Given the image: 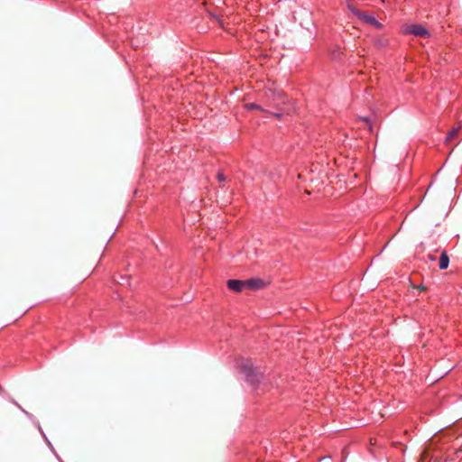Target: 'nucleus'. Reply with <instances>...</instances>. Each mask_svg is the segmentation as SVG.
<instances>
[{
  "mask_svg": "<svg viewBox=\"0 0 462 462\" xmlns=\"http://www.w3.org/2000/svg\"><path fill=\"white\" fill-rule=\"evenodd\" d=\"M457 133H458V128H453V129H451V130L448 133V134H447V136H446V140H445V141H446V143H448L449 141H451V140H452V139H453V138L457 134Z\"/></svg>",
  "mask_w": 462,
  "mask_h": 462,
  "instance_id": "nucleus-7",
  "label": "nucleus"
},
{
  "mask_svg": "<svg viewBox=\"0 0 462 462\" xmlns=\"http://www.w3.org/2000/svg\"><path fill=\"white\" fill-rule=\"evenodd\" d=\"M347 8L352 14H354L356 17H358L364 23L374 26L377 30L383 29V24L380 22H378L374 16L357 10L350 4L347 5Z\"/></svg>",
  "mask_w": 462,
  "mask_h": 462,
  "instance_id": "nucleus-2",
  "label": "nucleus"
},
{
  "mask_svg": "<svg viewBox=\"0 0 462 462\" xmlns=\"http://www.w3.org/2000/svg\"><path fill=\"white\" fill-rule=\"evenodd\" d=\"M217 180L218 181H220V182H221V181H225V180H226V176H225V174L223 173V171H219L217 172Z\"/></svg>",
  "mask_w": 462,
  "mask_h": 462,
  "instance_id": "nucleus-8",
  "label": "nucleus"
},
{
  "mask_svg": "<svg viewBox=\"0 0 462 462\" xmlns=\"http://www.w3.org/2000/svg\"><path fill=\"white\" fill-rule=\"evenodd\" d=\"M449 264V257L448 255L447 251H443L440 254L439 261V268L440 270H446Z\"/></svg>",
  "mask_w": 462,
  "mask_h": 462,
  "instance_id": "nucleus-5",
  "label": "nucleus"
},
{
  "mask_svg": "<svg viewBox=\"0 0 462 462\" xmlns=\"http://www.w3.org/2000/svg\"><path fill=\"white\" fill-rule=\"evenodd\" d=\"M405 32L419 37L430 35L428 30L420 24H411L409 28L406 29Z\"/></svg>",
  "mask_w": 462,
  "mask_h": 462,
  "instance_id": "nucleus-3",
  "label": "nucleus"
},
{
  "mask_svg": "<svg viewBox=\"0 0 462 462\" xmlns=\"http://www.w3.org/2000/svg\"><path fill=\"white\" fill-rule=\"evenodd\" d=\"M418 289H419V290H420V291H425V290H426V287H425V286H423V285H420V286L418 287Z\"/></svg>",
  "mask_w": 462,
  "mask_h": 462,
  "instance_id": "nucleus-10",
  "label": "nucleus"
},
{
  "mask_svg": "<svg viewBox=\"0 0 462 462\" xmlns=\"http://www.w3.org/2000/svg\"><path fill=\"white\" fill-rule=\"evenodd\" d=\"M264 286V282L260 278H251L248 280L230 279L226 282V287L235 292H241L244 290L257 291Z\"/></svg>",
  "mask_w": 462,
  "mask_h": 462,
  "instance_id": "nucleus-1",
  "label": "nucleus"
},
{
  "mask_svg": "<svg viewBox=\"0 0 462 462\" xmlns=\"http://www.w3.org/2000/svg\"><path fill=\"white\" fill-rule=\"evenodd\" d=\"M273 116L278 119H281L282 118V114L280 113H273Z\"/></svg>",
  "mask_w": 462,
  "mask_h": 462,
  "instance_id": "nucleus-9",
  "label": "nucleus"
},
{
  "mask_svg": "<svg viewBox=\"0 0 462 462\" xmlns=\"http://www.w3.org/2000/svg\"><path fill=\"white\" fill-rule=\"evenodd\" d=\"M241 372L245 374L248 380L253 383V379L256 376L255 368L250 362H245L241 365Z\"/></svg>",
  "mask_w": 462,
  "mask_h": 462,
  "instance_id": "nucleus-4",
  "label": "nucleus"
},
{
  "mask_svg": "<svg viewBox=\"0 0 462 462\" xmlns=\"http://www.w3.org/2000/svg\"><path fill=\"white\" fill-rule=\"evenodd\" d=\"M245 108L248 111H251V110H261V111H264V109H263L259 105H257L256 103H247L245 105Z\"/></svg>",
  "mask_w": 462,
  "mask_h": 462,
  "instance_id": "nucleus-6",
  "label": "nucleus"
}]
</instances>
